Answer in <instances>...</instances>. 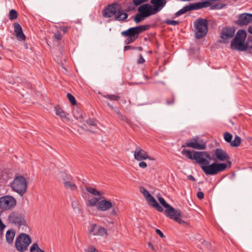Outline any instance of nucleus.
<instances>
[{"label":"nucleus","mask_w":252,"mask_h":252,"mask_svg":"<svg viewBox=\"0 0 252 252\" xmlns=\"http://www.w3.org/2000/svg\"><path fill=\"white\" fill-rule=\"evenodd\" d=\"M102 14L105 18H111L114 16L115 20L124 21L128 17V14L124 12L121 4L114 2L108 4L102 11Z\"/></svg>","instance_id":"nucleus-1"},{"label":"nucleus","mask_w":252,"mask_h":252,"mask_svg":"<svg viewBox=\"0 0 252 252\" xmlns=\"http://www.w3.org/2000/svg\"><path fill=\"white\" fill-rule=\"evenodd\" d=\"M246 36L247 33L245 30H238L231 42V48L239 51H246L249 48L252 49V39L250 40L248 39V42L245 43Z\"/></svg>","instance_id":"nucleus-2"},{"label":"nucleus","mask_w":252,"mask_h":252,"mask_svg":"<svg viewBox=\"0 0 252 252\" xmlns=\"http://www.w3.org/2000/svg\"><path fill=\"white\" fill-rule=\"evenodd\" d=\"M149 28L150 25H149L131 27L122 32L121 34L122 36L127 37L124 43L128 45L134 42L138 38L140 33L148 30Z\"/></svg>","instance_id":"nucleus-3"},{"label":"nucleus","mask_w":252,"mask_h":252,"mask_svg":"<svg viewBox=\"0 0 252 252\" xmlns=\"http://www.w3.org/2000/svg\"><path fill=\"white\" fill-rule=\"evenodd\" d=\"M158 200L159 203L166 209L164 211V214L166 217L174 220L180 224L187 223L186 221L181 219V212L180 210L175 209L161 197H158Z\"/></svg>","instance_id":"nucleus-4"},{"label":"nucleus","mask_w":252,"mask_h":252,"mask_svg":"<svg viewBox=\"0 0 252 252\" xmlns=\"http://www.w3.org/2000/svg\"><path fill=\"white\" fill-rule=\"evenodd\" d=\"M208 21L206 19L199 18L194 22L195 36L197 39L205 36L208 31Z\"/></svg>","instance_id":"nucleus-5"},{"label":"nucleus","mask_w":252,"mask_h":252,"mask_svg":"<svg viewBox=\"0 0 252 252\" xmlns=\"http://www.w3.org/2000/svg\"><path fill=\"white\" fill-rule=\"evenodd\" d=\"M201 168L206 175H215L224 171L227 168V164L215 161L211 164L201 165Z\"/></svg>","instance_id":"nucleus-6"},{"label":"nucleus","mask_w":252,"mask_h":252,"mask_svg":"<svg viewBox=\"0 0 252 252\" xmlns=\"http://www.w3.org/2000/svg\"><path fill=\"white\" fill-rule=\"evenodd\" d=\"M11 187L13 191L22 196L27 190V181L23 176L16 177L11 183Z\"/></svg>","instance_id":"nucleus-7"},{"label":"nucleus","mask_w":252,"mask_h":252,"mask_svg":"<svg viewBox=\"0 0 252 252\" xmlns=\"http://www.w3.org/2000/svg\"><path fill=\"white\" fill-rule=\"evenodd\" d=\"M32 243L30 236L26 233L20 234L16 239L15 246L19 252H24L28 250L29 245Z\"/></svg>","instance_id":"nucleus-8"},{"label":"nucleus","mask_w":252,"mask_h":252,"mask_svg":"<svg viewBox=\"0 0 252 252\" xmlns=\"http://www.w3.org/2000/svg\"><path fill=\"white\" fill-rule=\"evenodd\" d=\"M9 223L14 224L18 227L26 225V221L24 216L18 211H13L10 213L7 217Z\"/></svg>","instance_id":"nucleus-9"},{"label":"nucleus","mask_w":252,"mask_h":252,"mask_svg":"<svg viewBox=\"0 0 252 252\" xmlns=\"http://www.w3.org/2000/svg\"><path fill=\"white\" fill-rule=\"evenodd\" d=\"M15 198L10 195H4L0 197V209L2 211L10 210L16 205Z\"/></svg>","instance_id":"nucleus-10"},{"label":"nucleus","mask_w":252,"mask_h":252,"mask_svg":"<svg viewBox=\"0 0 252 252\" xmlns=\"http://www.w3.org/2000/svg\"><path fill=\"white\" fill-rule=\"evenodd\" d=\"M193 158L198 163L202 165H208L212 159L211 155L205 151H194Z\"/></svg>","instance_id":"nucleus-11"},{"label":"nucleus","mask_w":252,"mask_h":252,"mask_svg":"<svg viewBox=\"0 0 252 252\" xmlns=\"http://www.w3.org/2000/svg\"><path fill=\"white\" fill-rule=\"evenodd\" d=\"M186 146L197 150H205L206 148V143L197 136L187 141L186 145H183L182 147Z\"/></svg>","instance_id":"nucleus-12"},{"label":"nucleus","mask_w":252,"mask_h":252,"mask_svg":"<svg viewBox=\"0 0 252 252\" xmlns=\"http://www.w3.org/2000/svg\"><path fill=\"white\" fill-rule=\"evenodd\" d=\"M140 190L150 205L158 212H161L163 211V208L159 205L154 197L145 188L142 187L140 188Z\"/></svg>","instance_id":"nucleus-13"},{"label":"nucleus","mask_w":252,"mask_h":252,"mask_svg":"<svg viewBox=\"0 0 252 252\" xmlns=\"http://www.w3.org/2000/svg\"><path fill=\"white\" fill-rule=\"evenodd\" d=\"M212 160L214 161L219 160L220 161H228V163L231 165V161H229L230 157L228 154L221 148H217L212 153Z\"/></svg>","instance_id":"nucleus-14"},{"label":"nucleus","mask_w":252,"mask_h":252,"mask_svg":"<svg viewBox=\"0 0 252 252\" xmlns=\"http://www.w3.org/2000/svg\"><path fill=\"white\" fill-rule=\"evenodd\" d=\"M252 23V14L244 13L239 14L238 19L234 22V23L239 26H244Z\"/></svg>","instance_id":"nucleus-15"},{"label":"nucleus","mask_w":252,"mask_h":252,"mask_svg":"<svg viewBox=\"0 0 252 252\" xmlns=\"http://www.w3.org/2000/svg\"><path fill=\"white\" fill-rule=\"evenodd\" d=\"M89 233L93 234L94 236H107L108 235L107 230L96 224L94 223L91 225V227L89 229Z\"/></svg>","instance_id":"nucleus-16"},{"label":"nucleus","mask_w":252,"mask_h":252,"mask_svg":"<svg viewBox=\"0 0 252 252\" xmlns=\"http://www.w3.org/2000/svg\"><path fill=\"white\" fill-rule=\"evenodd\" d=\"M211 5V3L209 1H202L191 3L188 5H186L183 7L185 12L186 13L189 11L198 10L204 7H206Z\"/></svg>","instance_id":"nucleus-17"},{"label":"nucleus","mask_w":252,"mask_h":252,"mask_svg":"<svg viewBox=\"0 0 252 252\" xmlns=\"http://www.w3.org/2000/svg\"><path fill=\"white\" fill-rule=\"evenodd\" d=\"M137 10L138 12L142 13L146 18L156 14L152 5L149 3H145L141 5L138 8Z\"/></svg>","instance_id":"nucleus-18"},{"label":"nucleus","mask_w":252,"mask_h":252,"mask_svg":"<svg viewBox=\"0 0 252 252\" xmlns=\"http://www.w3.org/2000/svg\"><path fill=\"white\" fill-rule=\"evenodd\" d=\"M134 158L138 161H142L147 159L153 160L151 157L149 156L148 153L142 149L140 147H137L134 153Z\"/></svg>","instance_id":"nucleus-19"},{"label":"nucleus","mask_w":252,"mask_h":252,"mask_svg":"<svg viewBox=\"0 0 252 252\" xmlns=\"http://www.w3.org/2000/svg\"><path fill=\"white\" fill-rule=\"evenodd\" d=\"M115 203L106 199L99 201L97 204V209L101 211H106L114 207Z\"/></svg>","instance_id":"nucleus-20"},{"label":"nucleus","mask_w":252,"mask_h":252,"mask_svg":"<svg viewBox=\"0 0 252 252\" xmlns=\"http://www.w3.org/2000/svg\"><path fill=\"white\" fill-rule=\"evenodd\" d=\"M166 0H151L150 3L152 4V7L156 14L159 12L165 6L166 4Z\"/></svg>","instance_id":"nucleus-21"},{"label":"nucleus","mask_w":252,"mask_h":252,"mask_svg":"<svg viewBox=\"0 0 252 252\" xmlns=\"http://www.w3.org/2000/svg\"><path fill=\"white\" fill-rule=\"evenodd\" d=\"M63 185L66 189H69L71 190H75L77 189V187L76 185L71 182L72 177L70 176H67V174L63 175Z\"/></svg>","instance_id":"nucleus-22"},{"label":"nucleus","mask_w":252,"mask_h":252,"mask_svg":"<svg viewBox=\"0 0 252 252\" xmlns=\"http://www.w3.org/2000/svg\"><path fill=\"white\" fill-rule=\"evenodd\" d=\"M14 32L17 39L20 41H25L26 36L23 33L22 29L20 25L18 23L14 24Z\"/></svg>","instance_id":"nucleus-23"},{"label":"nucleus","mask_w":252,"mask_h":252,"mask_svg":"<svg viewBox=\"0 0 252 252\" xmlns=\"http://www.w3.org/2000/svg\"><path fill=\"white\" fill-rule=\"evenodd\" d=\"M235 31L233 28H224L221 32L220 37L224 40L229 39L234 36Z\"/></svg>","instance_id":"nucleus-24"},{"label":"nucleus","mask_w":252,"mask_h":252,"mask_svg":"<svg viewBox=\"0 0 252 252\" xmlns=\"http://www.w3.org/2000/svg\"><path fill=\"white\" fill-rule=\"evenodd\" d=\"M15 235V231L13 229L8 230L6 233L5 237L6 241L9 244H12Z\"/></svg>","instance_id":"nucleus-25"},{"label":"nucleus","mask_w":252,"mask_h":252,"mask_svg":"<svg viewBox=\"0 0 252 252\" xmlns=\"http://www.w3.org/2000/svg\"><path fill=\"white\" fill-rule=\"evenodd\" d=\"M85 189L87 191H88L89 193L94 195H97L99 197H101L102 193L97 190L95 188H94L89 186H85Z\"/></svg>","instance_id":"nucleus-26"},{"label":"nucleus","mask_w":252,"mask_h":252,"mask_svg":"<svg viewBox=\"0 0 252 252\" xmlns=\"http://www.w3.org/2000/svg\"><path fill=\"white\" fill-rule=\"evenodd\" d=\"M146 18V17L143 15L142 13L138 12L137 14H136L134 18V21L136 23H139L142 21L145 20Z\"/></svg>","instance_id":"nucleus-27"},{"label":"nucleus","mask_w":252,"mask_h":252,"mask_svg":"<svg viewBox=\"0 0 252 252\" xmlns=\"http://www.w3.org/2000/svg\"><path fill=\"white\" fill-rule=\"evenodd\" d=\"M56 114L62 118H66V113L60 107H55Z\"/></svg>","instance_id":"nucleus-28"},{"label":"nucleus","mask_w":252,"mask_h":252,"mask_svg":"<svg viewBox=\"0 0 252 252\" xmlns=\"http://www.w3.org/2000/svg\"><path fill=\"white\" fill-rule=\"evenodd\" d=\"M241 142V138L239 136L236 135L235 136L234 139L233 140H232V141L231 142L230 145L232 147H237L240 145Z\"/></svg>","instance_id":"nucleus-29"},{"label":"nucleus","mask_w":252,"mask_h":252,"mask_svg":"<svg viewBox=\"0 0 252 252\" xmlns=\"http://www.w3.org/2000/svg\"><path fill=\"white\" fill-rule=\"evenodd\" d=\"M30 252H44L38 246L37 243H34L30 248Z\"/></svg>","instance_id":"nucleus-30"},{"label":"nucleus","mask_w":252,"mask_h":252,"mask_svg":"<svg viewBox=\"0 0 252 252\" xmlns=\"http://www.w3.org/2000/svg\"><path fill=\"white\" fill-rule=\"evenodd\" d=\"M226 4L224 3H218L215 4L211 5L210 9L214 10V9H221L224 8L226 6Z\"/></svg>","instance_id":"nucleus-31"},{"label":"nucleus","mask_w":252,"mask_h":252,"mask_svg":"<svg viewBox=\"0 0 252 252\" xmlns=\"http://www.w3.org/2000/svg\"><path fill=\"white\" fill-rule=\"evenodd\" d=\"M101 198V197H94L89 200V206H97V203L99 201V200Z\"/></svg>","instance_id":"nucleus-32"},{"label":"nucleus","mask_w":252,"mask_h":252,"mask_svg":"<svg viewBox=\"0 0 252 252\" xmlns=\"http://www.w3.org/2000/svg\"><path fill=\"white\" fill-rule=\"evenodd\" d=\"M103 97L108 98L110 100L118 101L120 99V96L115 94H106L103 95Z\"/></svg>","instance_id":"nucleus-33"},{"label":"nucleus","mask_w":252,"mask_h":252,"mask_svg":"<svg viewBox=\"0 0 252 252\" xmlns=\"http://www.w3.org/2000/svg\"><path fill=\"white\" fill-rule=\"evenodd\" d=\"M232 135L229 132H225L224 133V139L226 142L230 144L232 141Z\"/></svg>","instance_id":"nucleus-34"},{"label":"nucleus","mask_w":252,"mask_h":252,"mask_svg":"<svg viewBox=\"0 0 252 252\" xmlns=\"http://www.w3.org/2000/svg\"><path fill=\"white\" fill-rule=\"evenodd\" d=\"M17 18V12L14 9H12L9 13V18L11 20H13Z\"/></svg>","instance_id":"nucleus-35"},{"label":"nucleus","mask_w":252,"mask_h":252,"mask_svg":"<svg viewBox=\"0 0 252 252\" xmlns=\"http://www.w3.org/2000/svg\"><path fill=\"white\" fill-rule=\"evenodd\" d=\"M182 153L184 155H186L187 157L190 159H194V158H193V155H192V152L189 150H186L184 149Z\"/></svg>","instance_id":"nucleus-36"},{"label":"nucleus","mask_w":252,"mask_h":252,"mask_svg":"<svg viewBox=\"0 0 252 252\" xmlns=\"http://www.w3.org/2000/svg\"><path fill=\"white\" fill-rule=\"evenodd\" d=\"M67 97L72 105H74L76 104V99L72 94L70 93H68L67 94Z\"/></svg>","instance_id":"nucleus-37"},{"label":"nucleus","mask_w":252,"mask_h":252,"mask_svg":"<svg viewBox=\"0 0 252 252\" xmlns=\"http://www.w3.org/2000/svg\"><path fill=\"white\" fill-rule=\"evenodd\" d=\"M112 210L110 212V215L111 216L117 217L118 215V211H119L118 208L117 207H115L114 205V207H112Z\"/></svg>","instance_id":"nucleus-38"},{"label":"nucleus","mask_w":252,"mask_h":252,"mask_svg":"<svg viewBox=\"0 0 252 252\" xmlns=\"http://www.w3.org/2000/svg\"><path fill=\"white\" fill-rule=\"evenodd\" d=\"M165 23L168 25L176 26L179 24V22L175 20H171L167 19L165 20Z\"/></svg>","instance_id":"nucleus-39"},{"label":"nucleus","mask_w":252,"mask_h":252,"mask_svg":"<svg viewBox=\"0 0 252 252\" xmlns=\"http://www.w3.org/2000/svg\"><path fill=\"white\" fill-rule=\"evenodd\" d=\"M85 252H99L93 246L90 245L87 249L85 250Z\"/></svg>","instance_id":"nucleus-40"},{"label":"nucleus","mask_w":252,"mask_h":252,"mask_svg":"<svg viewBox=\"0 0 252 252\" xmlns=\"http://www.w3.org/2000/svg\"><path fill=\"white\" fill-rule=\"evenodd\" d=\"M133 3L135 6H138L141 3L148 1L149 0H132Z\"/></svg>","instance_id":"nucleus-41"},{"label":"nucleus","mask_w":252,"mask_h":252,"mask_svg":"<svg viewBox=\"0 0 252 252\" xmlns=\"http://www.w3.org/2000/svg\"><path fill=\"white\" fill-rule=\"evenodd\" d=\"M87 124L90 126H96V121L94 119H89L86 121Z\"/></svg>","instance_id":"nucleus-42"},{"label":"nucleus","mask_w":252,"mask_h":252,"mask_svg":"<svg viewBox=\"0 0 252 252\" xmlns=\"http://www.w3.org/2000/svg\"><path fill=\"white\" fill-rule=\"evenodd\" d=\"M5 227V225L3 224L1 220L0 219V236L3 235V230Z\"/></svg>","instance_id":"nucleus-43"},{"label":"nucleus","mask_w":252,"mask_h":252,"mask_svg":"<svg viewBox=\"0 0 252 252\" xmlns=\"http://www.w3.org/2000/svg\"><path fill=\"white\" fill-rule=\"evenodd\" d=\"M71 28V26H61L60 29L63 32V33H66Z\"/></svg>","instance_id":"nucleus-44"},{"label":"nucleus","mask_w":252,"mask_h":252,"mask_svg":"<svg viewBox=\"0 0 252 252\" xmlns=\"http://www.w3.org/2000/svg\"><path fill=\"white\" fill-rule=\"evenodd\" d=\"M54 38L57 39L58 41L61 40L62 39V35L60 32H58L55 33L54 35Z\"/></svg>","instance_id":"nucleus-45"},{"label":"nucleus","mask_w":252,"mask_h":252,"mask_svg":"<svg viewBox=\"0 0 252 252\" xmlns=\"http://www.w3.org/2000/svg\"><path fill=\"white\" fill-rule=\"evenodd\" d=\"M145 62V59L143 58L142 55L140 54L139 56V59L137 60V63L138 64H142L143 63Z\"/></svg>","instance_id":"nucleus-46"},{"label":"nucleus","mask_w":252,"mask_h":252,"mask_svg":"<svg viewBox=\"0 0 252 252\" xmlns=\"http://www.w3.org/2000/svg\"><path fill=\"white\" fill-rule=\"evenodd\" d=\"M185 12L182 8V9H180L179 11H178L177 12L175 13V16L176 17H178V16H180L183 14H185Z\"/></svg>","instance_id":"nucleus-47"},{"label":"nucleus","mask_w":252,"mask_h":252,"mask_svg":"<svg viewBox=\"0 0 252 252\" xmlns=\"http://www.w3.org/2000/svg\"><path fill=\"white\" fill-rule=\"evenodd\" d=\"M139 166L141 168H146L147 167V164L145 162L142 160L139 162Z\"/></svg>","instance_id":"nucleus-48"},{"label":"nucleus","mask_w":252,"mask_h":252,"mask_svg":"<svg viewBox=\"0 0 252 252\" xmlns=\"http://www.w3.org/2000/svg\"><path fill=\"white\" fill-rule=\"evenodd\" d=\"M174 101H175V97L173 95L172 96L171 100H169L168 99H167L166 100V103L168 105H171V104H173Z\"/></svg>","instance_id":"nucleus-49"},{"label":"nucleus","mask_w":252,"mask_h":252,"mask_svg":"<svg viewBox=\"0 0 252 252\" xmlns=\"http://www.w3.org/2000/svg\"><path fill=\"white\" fill-rule=\"evenodd\" d=\"M156 232L157 234H158L161 238H165V235L163 234V233L158 229H156Z\"/></svg>","instance_id":"nucleus-50"},{"label":"nucleus","mask_w":252,"mask_h":252,"mask_svg":"<svg viewBox=\"0 0 252 252\" xmlns=\"http://www.w3.org/2000/svg\"><path fill=\"white\" fill-rule=\"evenodd\" d=\"M135 47L131 45H127L125 46L124 48V50L125 51L128 50H134Z\"/></svg>","instance_id":"nucleus-51"},{"label":"nucleus","mask_w":252,"mask_h":252,"mask_svg":"<svg viewBox=\"0 0 252 252\" xmlns=\"http://www.w3.org/2000/svg\"><path fill=\"white\" fill-rule=\"evenodd\" d=\"M196 196L200 199H203L204 198V193L202 191H198L196 194Z\"/></svg>","instance_id":"nucleus-52"},{"label":"nucleus","mask_w":252,"mask_h":252,"mask_svg":"<svg viewBox=\"0 0 252 252\" xmlns=\"http://www.w3.org/2000/svg\"><path fill=\"white\" fill-rule=\"evenodd\" d=\"M121 117V120L126 123H129V120L125 116L123 115L122 114L120 116Z\"/></svg>","instance_id":"nucleus-53"},{"label":"nucleus","mask_w":252,"mask_h":252,"mask_svg":"<svg viewBox=\"0 0 252 252\" xmlns=\"http://www.w3.org/2000/svg\"><path fill=\"white\" fill-rule=\"evenodd\" d=\"M135 9V7L133 6L129 5L127 6L126 9L125 10L126 12H129L132 10H134Z\"/></svg>","instance_id":"nucleus-54"},{"label":"nucleus","mask_w":252,"mask_h":252,"mask_svg":"<svg viewBox=\"0 0 252 252\" xmlns=\"http://www.w3.org/2000/svg\"><path fill=\"white\" fill-rule=\"evenodd\" d=\"M114 111L120 116L122 114L120 111L119 110V109H118V108H117V107H115V109Z\"/></svg>","instance_id":"nucleus-55"},{"label":"nucleus","mask_w":252,"mask_h":252,"mask_svg":"<svg viewBox=\"0 0 252 252\" xmlns=\"http://www.w3.org/2000/svg\"><path fill=\"white\" fill-rule=\"evenodd\" d=\"M188 178L189 180H190V181H195V178L191 175H189L188 176Z\"/></svg>","instance_id":"nucleus-56"},{"label":"nucleus","mask_w":252,"mask_h":252,"mask_svg":"<svg viewBox=\"0 0 252 252\" xmlns=\"http://www.w3.org/2000/svg\"><path fill=\"white\" fill-rule=\"evenodd\" d=\"M148 245L149 247L150 248H151L152 250L155 251L154 246L150 242H149L148 243Z\"/></svg>","instance_id":"nucleus-57"},{"label":"nucleus","mask_w":252,"mask_h":252,"mask_svg":"<svg viewBox=\"0 0 252 252\" xmlns=\"http://www.w3.org/2000/svg\"><path fill=\"white\" fill-rule=\"evenodd\" d=\"M107 104L112 110H115V107H114L112 105H111L110 103L107 102Z\"/></svg>","instance_id":"nucleus-58"},{"label":"nucleus","mask_w":252,"mask_h":252,"mask_svg":"<svg viewBox=\"0 0 252 252\" xmlns=\"http://www.w3.org/2000/svg\"><path fill=\"white\" fill-rule=\"evenodd\" d=\"M107 104L112 110H115V107H114L112 105H111L110 103L107 102Z\"/></svg>","instance_id":"nucleus-59"},{"label":"nucleus","mask_w":252,"mask_h":252,"mask_svg":"<svg viewBox=\"0 0 252 252\" xmlns=\"http://www.w3.org/2000/svg\"><path fill=\"white\" fill-rule=\"evenodd\" d=\"M134 50H137L138 51H142L143 48L142 47L139 46V47H135Z\"/></svg>","instance_id":"nucleus-60"},{"label":"nucleus","mask_w":252,"mask_h":252,"mask_svg":"<svg viewBox=\"0 0 252 252\" xmlns=\"http://www.w3.org/2000/svg\"><path fill=\"white\" fill-rule=\"evenodd\" d=\"M248 32L252 34V26L249 27Z\"/></svg>","instance_id":"nucleus-61"},{"label":"nucleus","mask_w":252,"mask_h":252,"mask_svg":"<svg viewBox=\"0 0 252 252\" xmlns=\"http://www.w3.org/2000/svg\"><path fill=\"white\" fill-rule=\"evenodd\" d=\"M74 117L76 119H78L79 118H82V116L80 115L79 117L75 116V114H74Z\"/></svg>","instance_id":"nucleus-62"},{"label":"nucleus","mask_w":252,"mask_h":252,"mask_svg":"<svg viewBox=\"0 0 252 252\" xmlns=\"http://www.w3.org/2000/svg\"><path fill=\"white\" fill-rule=\"evenodd\" d=\"M144 77H145L147 80L148 79V77L146 75H144Z\"/></svg>","instance_id":"nucleus-63"}]
</instances>
